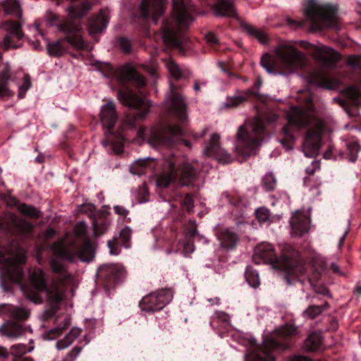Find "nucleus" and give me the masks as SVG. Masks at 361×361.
Here are the masks:
<instances>
[{
    "instance_id": "338daca9",
    "label": "nucleus",
    "mask_w": 361,
    "mask_h": 361,
    "mask_svg": "<svg viewBox=\"0 0 361 361\" xmlns=\"http://www.w3.org/2000/svg\"><path fill=\"white\" fill-rule=\"evenodd\" d=\"M206 40L208 43L211 44L212 45H214L218 44L219 40L216 35L214 33L209 32L208 33L206 37Z\"/></svg>"
},
{
    "instance_id": "9d476101",
    "label": "nucleus",
    "mask_w": 361,
    "mask_h": 361,
    "mask_svg": "<svg viewBox=\"0 0 361 361\" xmlns=\"http://www.w3.org/2000/svg\"><path fill=\"white\" fill-rule=\"evenodd\" d=\"M29 312L23 307L11 304L0 305V317L8 319L0 326V334L9 338H17L25 333L23 326L18 321H25L29 317Z\"/></svg>"
},
{
    "instance_id": "052dcab7",
    "label": "nucleus",
    "mask_w": 361,
    "mask_h": 361,
    "mask_svg": "<svg viewBox=\"0 0 361 361\" xmlns=\"http://www.w3.org/2000/svg\"><path fill=\"white\" fill-rule=\"evenodd\" d=\"M347 64L351 67L359 68L361 66V57L357 55L348 56Z\"/></svg>"
},
{
    "instance_id": "3c124183",
    "label": "nucleus",
    "mask_w": 361,
    "mask_h": 361,
    "mask_svg": "<svg viewBox=\"0 0 361 361\" xmlns=\"http://www.w3.org/2000/svg\"><path fill=\"white\" fill-rule=\"evenodd\" d=\"M103 145L104 147H107L109 145H110L114 152V154L120 155L123 151L124 138L121 137L119 138L118 141L111 145L109 143V142H103Z\"/></svg>"
},
{
    "instance_id": "a18cd8bd",
    "label": "nucleus",
    "mask_w": 361,
    "mask_h": 361,
    "mask_svg": "<svg viewBox=\"0 0 361 361\" xmlns=\"http://www.w3.org/2000/svg\"><path fill=\"white\" fill-rule=\"evenodd\" d=\"M345 96L351 99L354 104H357V100L361 97L360 90L354 86H351L345 90Z\"/></svg>"
},
{
    "instance_id": "a19ab883",
    "label": "nucleus",
    "mask_w": 361,
    "mask_h": 361,
    "mask_svg": "<svg viewBox=\"0 0 361 361\" xmlns=\"http://www.w3.org/2000/svg\"><path fill=\"white\" fill-rule=\"evenodd\" d=\"M3 6L6 14H16L18 18L21 17L22 13L18 0H5Z\"/></svg>"
},
{
    "instance_id": "f8f14e48",
    "label": "nucleus",
    "mask_w": 361,
    "mask_h": 361,
    "mask_svg": "<svg viewBox=\"0 0 361 361\" xmlns=\"http://www.w3.org/2000/svg\"><path fill=\"white\" fill-rule=\"evenodd\" d=\"M75 234L82 239L83 243L77 246L75 250L67 247H61L59 255L63 259L73 262L76 257L82 262H89L94 257V249L92 242L87 238V224L84 221L78 222L74 228Z\"/></svg>"
},
{
    "instance_id": "9b49d317",
    "label": "nucleus",
    "mask_w": 361,
    "mask_h": 361,
    "mask_svg": "<svg viewBox=\"0 0 361 361\" xmlns=\"http://www.w3.org/2000/svg\"><path fill=\"white\" fill-rule=\"evenodd\" d=\"M337 9L327 4H310L305 9V15L311 23L312 30L324 28H338Z\"/></svg>"
},
{
    "instance_id": "c03bdc74",
    "label": "nucleus",
    "mask_w": 361,
    "mask_h": 361,
    "mask_svg": "<svg viewBox=\"0 0 361 361\" xmlns=\"http://www.w3.org/2000/svg\"><path fill=\"white\" fill-rule=\"evenodd\" d=\"M18 211L23 215L32 219H37L39 217V214L35 207L27 205L23 203L19 205Z\"/></svg>"
},
{
    "instance_id": "ddd939ff",
    "label": "nucleus",
    "mask_w": 361,
    "mask_h": 361,
    "mask_svg": "<svg viewBox=\"0 0 361 361\" xmlns=\"http://www.w3.org/2000/svg\"><path fill=\"white\" fill-rule=\"evenodd\" d=\"M252 134L247 135L244 126H240L237 133L236 149L243 156H255L264 133V123L259 116L252 121Z\"/></svg>"
},
{
    "instance_id": "6ab92c4d",
    "label": "nucleus",
    "mask_w": 361,
    "mask_h": 361,
    "mask_svg": "<svg viewBox=\"0 0 361 361\" xmlns=\"http://www.w3.org/2000/svg\"><path fill=\"white\" fill-rule=\"evenodd\" d=\"M123 268L118 264H104L99 267L96 276L106 289H110L120 281Z\"/></svg>"
},
{
    "instance_id": "423d86ee",
    "label": "nucleus",
    "mask_w": 361,
    "mask_h": 361,
    "mask_svg": "<svg viewBox=\"0 0 361 361\" xmlns=\"http://www.w3.org/2000/svg\"><path fill=\"white\" fill-rule=\"evenodd\" d=\"M171 19L163 26V39L172 46L180 48L183 41L181 30L188 27L193 21L187 0H173Z\"/></svg>"
},
{
    "instance_id": "39448f33",
    "label": "nucleus",
    "mask_w": 361,
    "mask_h": 361,
    "mask_svg": "<svg viewBox=\"0 0 361 361\" xmlns=\"http://www.w3.org/2000/svg\"><path fill=\"white\" fill-rule=\"evenodd\" d=\"M274 54L275 58L269 54H264L261 58V65L269 73L277 70L280 74L288 75L305 66V55L291 42L279 44L274 49Z\"/></svg>"
},
{
    "instance_id": "f03ea898",
    "label": "nucleus",
    "mask_w": 361,
    "mask_h": 361,
    "mask_svg": "<svg viewBox=\"0 0 361 361\" xmlns=\"http://www.w3.org/2000/svg\"><path fill=\"white\" fill-rule=\"evenodd\" d=\"M255 264H270L276 269L285 272L284 279L288 284H293L306 270L300 252L291 245H286L282 250L280 257H277L271 244L262 243L257 245L252 257Z\"/></svg>"
},
{
    "instance_id": "5701e85b",
    "label": "nucleus",
    "mask_w": 361,
    "mask_h": 361,
    "mask_svg": "<svg viewBox=\"0 0 361 361\" xmlns=\"http://www.w3.org/2000/svg\"><path fill=\"white\" fill-rule=\"evenodd\" d=\"M166 0H142L140 6V13L142 18H147L152 12V19L157 23L159 16L164 13Z\"/></svg>"
},
{
    "instance_id": "e2e57ef3",
    "label": "nucleus",
    "mask_w": 361,
    "mask_h": 361,
    "mask_svg": "<svg viewBox=\"0 0 361 361\" xmlns=\"http://www.w3.org/2000/svg\"><path fill=\"white\" fill-rule=\"evenodd\" d=\"M143 68L147 71L151 75L157 76V66L154 62H152L149 64L143 65Z\"/></svg>"
},
{
    "instance_id": "603ef678",
    "label": "nucleus",
    "mask_w": 361,
    "mask_h": 361,
    "mask_svg": "<svg viewBox=\"0 0 361 361\" xmlns=\"http://www.w3.org/2000/svg\"><path fill=\"white\" fill-rule=\"evenodd\" d=\"M309 281L312 286L314 291L317 294L322 295L324 296H329V290L328 288L324 284H317L316 281L313 279L310 278Z\"/></svg>"
},
{
    "instance_id": "72a5a7b5",
    "label": "nucleus",
    "mask_w": 361,
    "mask_h": 361,
    "mask_svg": "<svg viewBox=\"0 0 361 361\" xmlns=\"http://www.w3.org/2000/svg\"><path fill=\"white\" fill-rule=\"evenodd\" d=\"M71 326V317L68 316H66L63 321L59 324V325L50 329L49 331L45 332L43 334V338L45 340H54L59 337L63 331L67 329Z\"/></svg>"
},
{
    "instance_id": "6e6552de",
    "label": "nucleus",
    "mask_w": 361,
    "mask_h": 361,
    "mask_svg": "<svg viewBox=\"0 0 361 361\" xmlns=\"http://www.w3.org/2000/svg\"><path fill=\"white\" fill-rule=\"evenodd\" d=\"M182 134V129L177 125L171 126L161 121L147 130L140 128L137 133V139L144 140L146 137L147 142L154 148L171 146L176 137Z\"/></svg>"
},
{
    "instance_id": "79ce46f5",
    "label": "nucleus",
    "mask_w": 361,
    "mask_h": 361,
    "mask_svg": "<svg viewBox=\"0 0 361 361\" xmlns=\"http://www.w3.org/2000/svg\"><path fill=\"white\" fill-rule=\"evenodd\" d=\"M245 278L248 284L253 288L258 287L260 283L258 273L251 266L246 267Z\"/></svg>"
},
{
    "instance_id": "bf43d9fd",
    "label": "nucleus",
    "mask_w": 361,
    "mask_h": 361,
    "mask_svg": "<svg viewBox=\"0 0 361 361\" xmlns=\"http://www.w3.org/2000/svg\"><path fill=\"white\" fill-rule=\"evenodd\" d=\"M81 329L78 328H73L71 331L65 336L64 339L68 342L69 345L74 341V340L80 334Z\"/></svg>"
},
{
    "instance_id": "2eb2a0df",
    "label": "nucleus",
    "mask_w": 361,
    "mask_h": 361,
    "mask_svg": "<svg viewBox=\"0 0 361 361\" xmlns=\"http://www.w3.org/2000/svg\"><path fill=\"white\" fill-rule=\"evenodd\" d=\"M33 225L16 214L6 212L0 217V231L12 235H28L33 231Z\"/></svg>"
},
{
    "instance_id": "c9c22d12",
    "label": "nucleus",
    "mask_w": 361,
    "mask_h": 361,
    "mask_svg": "<svg viewBox=\"0 0 361 361\" xmlns=\"http://www.w3.org/2000/svg\"><path fill=\"white\" fill-rule=\"evenodd\" d=\"M157 159H135L129 168V171L134 175L141 176L145 173L146 170L151 167Z\"/></svg>"
},
{
    "instance_id": "393cba45",
    "label": "nucleus",
    "mask_w": 361,
    "mask_h": 361,
    "mask_svg": "<svg viewBox=\"0 0 361 361\" xmlns=\"http://www.w3.org/2000/svg\"><path fill=\"white\" fill-rule=\"evenodd\" d=\"M313 56L328 68H333L341 58L337 51L326 46L315 47Z\"/></svg>"
},
{
    "instance_id": "5fc2aeb1",
    "label": "nucleus",
    "mask_w": 361,
    "mask_h": 361,
    "mask_svg": "<svg viewBox=\"0 0 361 361\" xmlns=\"http://www.w3.org/2000/svg\"><path fill=\"white\" fill-rule=\"evenodd\" d=\"M255 215L257 219L260 223H265L268 221L270 219V212L268 209L265 207L258 208L255 211Z\"/></svg>"
},
{
    "instance_id": "aec40b11",
    "label": "nucleus",
    "mask_w": 361,
    "mask_h": 361,
    "mask_svg": "<svg viewBox=\"0 0 361 361\" xmlns=\"http://www.w3.org/2000/svg\"><path fill=\"white\" fill-rule=\"evenodd\" d=\"M109 75H112L121 82L132 80L134 81L139 87L145 85V78L140 75L130 64H126L116 70H114L111 68Z\"/></svg>"
},
{
    "instance_id": "473e14b6",
    "label": "nucleus",
    "mask_w": 361,
    "mask_h": 361,
    "mask_svg": "<svg viewBox=\"0 0 361 361\" xmlns=\"http://www.w3.org/2000/svg\"><path fill=\"white\" fill-rule=\"evenodd\" d=\"M320 169V160L314 159L312 162L311 166H308L305 169L306 173L308 176L303 178V185L307 188H312L313 187H318L320 185L321 182L318 178H313L311 176H313L317 169Z\"/></svg>"
},
{
    "instance_id": "b1692460",
    "label": "nucleus",
    "mask_w": 361,
    "mask_h": 361,
    "mask_svg": "<svg viewBox=\"0 0 361 361\" xmlns=\"http://www.w3.org/2000/svg\"><path fill=\"white\" fill-rule=\"evenodd\" d=\"M84 211L91 214L94 235L99 236L104 234L109 226V221L106 216L104 213H95V207L92 204L85 205Z\"/></svg>"
},
{
    "instance_id": "49530a36",
    "label": "nucleus",
    "mask_w": 361,
    "mask_h": 361,
    "mask_svg": "<svg viewBox=\"0 0 361 361\" xmlns=\"http://www.w3.org/2000/svg\"><path fill=\"white\" fill-rule=\"evenodd\" d=\"M132 231L128 226L124 227L119 233L118 241L121 240L122 245L126 248L129 247V242L131 238Z\"/></svg>"
},
{
    "instance_id": "09e8293b",
    "label": "nucleus",
    "mask_w": 361,
    "mask_h": 361,
    "mask_svg": "<svg viewBox=\"0 0 361 361\" xmlns=\"http://www.w3.org/2000/svg\"><path fill=\"white\" fill-rule=\"evenodd\" d=\"M323 312L322 306L312 305H310L305 311L304 314L310 319H314Z\"/></svg>"
},
{
    "instance_id": "20e7f679",
    "label": "nucleus",
    "mask_w": 361,
    "mask_h": 361,
    "mask_svg": "<svg viewBox=\"0 0 361 361\" xmlns=\"http://www.w3.org/2000/svg\"><path fill=\"white\" fill-rule=\"evenodd\" d=\"M296 331L297 328L293 324H286L275 331V336L266 337L262 345L258 344L255 338H250L245 361H275L272 351L290 348Z\"/></svg>"
},
{
    "instance_id": "412c9836",
    "label": "nucleus",
    "mask_w": 361,
    "mask_h": 361,
    "mask_svg": "<svg viewBox=\"0 0 361 361\" xmlns=\"http://www.w3.org/2000/svg\"><path fill=\"white\" fill-rule=\"evenodd\" d=\"M0 259H2L8 265L11 262L6 259L3 253L0 251ZM23 274L21 269L17 266H8L5 269L4 274L1 276V286L6 292H10L12 290L13 283H18L22 281Z\"/></svg>"
},
{
    "instance_id": "cd10ccee",
    "label": "nucleus",
    "mask_w": 361,
    "mask_h": 361,
    "mask_svg": "<svg viewBox=\"0 0 361 361\" xmlns=\"http://www.w3.org/2000/svg\"><path fill=\"white\" fill-rule=\"evenodd\" d=\"M291 233L295 236H302L309 230L310 219L304 214L297 212L290 219Z\"/></svg>"
},
{
    "instance_id": "bb28decb",
    "label": "nucleus",
    "mask_w": 361,
    "mask_h": 361,
    "mask_svg": "<svg viewBox=\"0 0 361 361\" xmlns=\"http://www.w3.org/2000/svg\"><path fill=\"white\" fill-rule=\"evenodd\" d=\"M11 80V67L8 62L3 65L0 70V99L11 97L14 92L10 88L9 81Z\"/></svg>"
},
{
    "instance_id": "4d7b16f0",
    "label": "nucleus",
    "mask_w": 361,
    "mask_h": 361,
    "mask_svg": "<svg viewBox=\"0 0 361 361\" xmlns=\"http://www.w3.org/2000/svg\"><path fill=\"white\" fill-rule=\"evenodd\" d=\"M118 238L114 237L112 240L108 241L107 245L109 248V253L112 255H117L120 253L121 250L118 247Z\"/></svg>"
},
{
    "instance_id": "37998d69",
    "label": "nucleus",
    "mask_w": 361,
    "mask_h": 361,
    "mask_svg": "<svg viewBox=\"0 0 361 361\" xmlns=\"http://www.w3.org/2000/svg\"><path fill=\"white\" fill-rule=\"evenodd\" d=\"M47 51L51 56H61L66 52V48L62 44V41L59 40L53 43H48Z\"/></svg>"
},
{
    "instance_id": "7c9ffc66",
    "label": "nucleus",
    "mask_w": 361,
    "mask_h": 361,
    "mask_svg": "<svg viewBox=\"0 0 361 361\" xmlns=\"http://www.w3.org/2000/svg\"><path fill=\"white\" fill-rule=\"evenodd\" d=\"M217 237L222 247L233 250L235 247L238 237L235 233L228 228H222L218 231Z\"/></svg>"
},
{
    "instance_id": "c756f323",
    "label": "nucleus",
    "mask_w": 361,
    "mask_h": 361,
    "mask_svg": "<svg viewBox=\"0 0 361 361\" xmlns=\"http://www.w3.org/2000/svg\"><path fill=\"white\" fill-rule=\"evenodd\" d=\"M109 23V13L106 11L101 10L89 23L88 31L91 36L102 32Z\"/></svg>"
},
{
    "instance_id": "69168bd1",
    "label": "nucleus",
    "mask_w": 361,
    "mask_h": 361,
    "mask_svg": "<svg viewBox=\"0 0 361 361\" xmlns=\"http://www.w3.org/2000/svg\"><path fill=\"white\" fill-rule=\"evenodd\" d=\"M120 46L125 52H129L130 51L131 44L128 39L126 38H121L120 39Z\"/></svg>"
},
{
    "instance_id": "1a4fd4ad",
    "label": "nucleus",
    "mask_w": 361,
    "mask_h": 361,
    "mask_svg": "<svg viewBox=\"0 0 361 361\" xmlns=\"http://www.w3.org/2000/svg\"><path fill=\"white\" fill-rule=\"evenodd\" d=\"M118 99L123 104L136 110L135 113L126 115L123 121V128H134L137 121L145 118L151 106L149 100L139 97L128 87H124L118 91Z\"/></svg>"
},
{
    "instance_id": "774afa93",
    "label": "nucleus",
    "mask_w": 361,
    "mask_h": 361,
    "mask_svg": "<svg viewBox=\"0 0 361 361\" xmlns=\"http://www.w3.org/2000/svg\"><path fill=\"white\" fill-rule=\"evenodd\" d=\"M193 247L192 239H187L184 243V250L186 252H192L193 251Z\"/></svg>"
},
{
    "instance_id": "7ed1b4c3",
    "label": "nucleus",
    "mask_w": 361,
    "mask_h": 361,
    "mask_svg": "<svg viewBox=\"0 0 361 361\" xmlns=\"http://www.w3.org/2000/svg\"><path fill=\"white\" fill-rule=\"evenodd\" d=\"M50 266L53 272L59 276L52 279L49 284L47 283L44 272L39 269L31 276L30 284L22 287L24 295L35 304L42 302L41 293H45L48 300L54 303H59L63 299V295L61 287L66 279V269L64 266L56 259L51 261Z\"/></svg>"
},
{
    "instance_id": "c85d7f7f",
    "label": "nucleus",
    "mask_w": 361,
    "mask_h": 361,
    "mask_svg": "<svg viewBox=\"0 0 361 361\" xmlns=\"http://www.w3.org/2000/svg\"><path fill=\"white\" fill-rule=\"evenodd\" d=\"M220 136L216 133L211 135L209 142L204 149V153L207 157H216L219 158H227L228 154L221 147L219 144Z\"/></svg>"
},
{
    "instance_id": "0eeeda50",
    "label": "nucleus",
    "mask_w": 361,
    "mask_h": 361,
    "mask_svg": "<svg viewBox=\"0 0 361 361\" xmlns=\"http://www.w3.org/2000/svg\"><path fill=\"white\" fill-rule=\"evenodd\" d=\"M166 169L159 175L157 185L159 188H167L172 183H178L181 186L192 185L198 175L197 167L199 164L193 166L186 161L176 164L173 159H164Z\"/></svg>"
},
{
    "instance_id": "4be33fe9",
    "label": "nucleus",
    "mask_w": 361,
    "mask_h": 361,
    "mask_svg": "<svg viewBox=\"0 0 361 361\" xmlns=\"http://www.w3.org/2000/svg\"><path fill=\"white\" fill-rule=\"evenodd\" d=\"M3 26L8 32V34L4 38V49L8 50L18 47L19 45L16 43L15 40H19L23 37L21 25L18 22L9 20L5 22Z\"/></svg>"
},
{
    "instance_id": "f704fd0d",
    "label": "nucleus",
    "mask_w": 361,
    "mask_h": 361,
    "mask_svg": "<svg viewBox=\"0 0 361 361\" xmlns=\"http://www.w3.org/2000/svg\"><path fill=\"white\" fill-rule=\"evenodd\" d=\"M214 11L217 16H233L235 8L233 3L230 0H221L214 6Z\"/></svg>"
},
{
    "instance_id": "f3484780",
    "label": "nucleus",
    "mask_w": 361,
    "mask_h": 361,
    "mask_svg": "<svg viewBox=\"0 0 361 361\" xmlns=\"http://www.w3.org/2000/svg\"><path fill=\"white\" fill-rule=\"evenodd\" d=\"M172 298L173 293L171 288H161L143 297L139 302V306L142 311L154 312L162 310Z\"/></svg>"
},
{
    "instance_id": "4c0bfd02",
    "label": "nucleus",
    "mask_w": 361,
    "mask_h": 361,
    "mask_svg": "<svg viewBox=\"0 0 361 361\" xmlns=\"http://www.w3.org/2000/svg\"><path fill=\"white\" fill-rule=\"evenodd\" d=\"M322 345V337L316 332L310 334L305 341V349L309 352L317 351L321 348Z\"/></svg>"
},
{
    "instance_id": "864d4df0",
    "label": "nucleus",
    "mask_w": 361,
    "mask_h": 361,
    "mask_svg": "<svg viewBox=\"0 0 361 361\" xmlns=\"http://www.w3.org/2000/svg\"><path fill=\"white\" fill-rule=\"evenodd\" d=\"M11 354L13 355V358L23 357L22 355L27 351V347L24 344H16L11 347Z\"/></svg>"
},
{
    "instance_id": "8fccbe9b",
    "label": "nucleus",
    "mask_w": 361,
    "mask_h": 361,
    "mask_svg": "<svg viewBox=\"0 0 361 361\" xmlns=\"http://www.w3.org/2000/svg\"><path fill=\"white\" fill-rule=\"evenodd\" d=\"M262 182L266 190L267 191H271L274 190L276 187V179L272 173H269L264 176Z\"/></svg>"
},
{
    "instance_id": "58836bf2",
    "label": "nucleus",
    "mask_w": 361,
    "mask_h": 361,
    "mask_svg": "<svg viewBox=\"0 0 361 361\" xmlns=\"http://www.w3.org/2000/svg\"><path fill=\"white\" fill-rule=\"evenodd\" d=\"M91 4L84 2L80 6H71L68 8V15L71 18H80L83 17L91 8Z\"/></svg>"
},
{
    "instance_id": "a878e982",
    "label": "nucleus",
    "mask_w": 361,
    "mask_h": 361,
    "mask_svg": "<svg viewBox=\"0 0 361 361\" xmlns=\"http://www.w3.org/2000/svg\"><path fill=\"white\" fill-rule=\"evenodd\" d=\"M118 119L115 104L112 100H109L106 104L102 106L100 110V120L102 126L111 130L114 128Z\"/></svg>"
},
{
    "instance_id": "dca6fc26",
    "label": "nucleus",
    "mask_w": 361,
    "mask_h": 361,
    "mask_svg": "<svg viewBox=\"0 0 361 361\" xmlns=\"http://www.w3.org/2000/svg\"><path fill=\"white\" fill-rule=\"evenodd\" d=\"M166 105L169 113L179 122L185 123L188 121V104L181 90L171 82L170 83V93L166 99Z\"/></svg>"
},
{
    "instance_id": "0e129e2a",
    "label": "nucleus",
    "mask_w": 361,
    "mask_h": 361,
    "mask_svg": "<svg viewBox=\"0 0 361 361\" xmlns=\"http://www.w3.org/2000/svg\"><path fill=\"white\" fill-rule=\"evenodd\" d=\"M114 210L116 214H117L124 218L126 217L129 213L128 210H127L124 207L121 206V205L114 206Z\"/></svg>"
},
{
    "instance_id": "2f4dec72",
    "label": "nucleus",
    "mask_w": 361,
    "mask_h": 361,
    "mask_svg": "<svg viewBox=\"0 0 361 361\" xmlns=\"http://www.w3.org/2000/svg\"><path fill=\"white\" fill-rule=\"evenodd\" d=\"M227 201L233 206L232 213L238 218H244L247 214L246 213L247 207L244 199L238 195H231L226 194Z\"/></svg>"
},
{
    "instance_id": "a211bd4d",
    "label": "nucleus",
    "mask_w": 361,
    "mask_h": 361,
    "mask_svg": "<svg viewBox=\"0 0 361 361\" xmlns=\"http://www.w3.org/2000/svg\"><path fill=\"white\" fill-rule=\"evenodd\" d=\"M307 80L310 84L326 90L338 89L342 82L340 75H331L323 68L311 73Z\"/></svg>"
},
{
    "instance_id": "ea45409f",
    "label": "nucleus",
    "mask_w": 361,
    "mask_h": 361,
    "mask_svg": "<svg viewBox=\"0 0 361 361\" xmlns=\"http://www.w3.org/2000/svg\"><path fill=\"white\" fill-rule=\"evenodd\" d=\"M243 27L250 36L257 39L261 43L265 44L267 42L268 37L267 34L261 30L245 23L243 24Z\"/></svg>"
},
{
    "instance_id": "6e6d98bb",
    "label": "nucleus",
    "mask_w": 361,
    "mask_h": 361,
    "mask_svg": "<svg viewBox=\"0 0 361 361\" xmlns=\"http://www.w3.org/2000/svg\"><path fill=\"white\" fill-rule=\"evenodd\" d=\"M31 87V80L28 75H25L23 78V85L19 86L18 88V97L23 98L27 91Z\"/></svg>"
},
{
    "instance_id": "13d9d810",
    "label": "nucleus",
    "mask_w": 361,
    "mask_h": 361,
    "mask_svg": "<svg viewBox=\"0 0 361 361\" xmlns=\"http://www.w3.org/2000/svg\"><path fill=\"white\" fill-rule=\"evenodd\" d=\"M180 204L182 207L186 208L188 212H192L194 207V200L192 195L189 193L186 194L184 198L181 200Z\"/></svg>"
},
{
    "instance_id": "4468645a",
    "label": "nucleus",
    "mask_w": 361,
    "mask_h": 361,
    "mask_svg": "<svg viewBox=\"0 0 361 361\" xmlns=\"http://www.w3.org/2000/svg\"><path fill=\"white\" fill-rule=\"evenodd\" d=\"M46 20L49 26H57L59 31L66 34L65 39L77 49H87V45L84 42L78 23L66 20L61 23L59 18L52 12H47Z\"/></svg>"
},
{
    "instance_id": "f257e3e1",
    "label": "nucleus",
    "mask_w": 361,
    "mask_h": 361,
    "mask_svg": "<svg viewBox=\"0 0 361 361\" xmlns=\"http://www.w3.org/2000/svg\"><path fill=\"white\" fill-rule=\"evenodd\" d=\"M286 116L288 123L282 130L285 136L284 140L281 141L283 146L286 150L293 148L294 140L293 127L302 128L311 125L304 135L301 148L306 157H317L322 146L325 123L322 119L316 117L312 97L310 94L307 95L304 105L292 106Z\"/></svg>"
},
{
    "instance_id": "680f3d73",
    "label": "nucleus",
    "mask_w": 361,
    "mask_h": 361,
    "mask_svg": "<svg viewBox=\"0 0 361 361\" xmlns=\"http://www.w3.org/2000/svg\"><path fill=\"white\" fill-rule=\"evenodd\" d=\"M82 348L80 346H75L74 347L71 352L68 353L66 358L68 361H73L75 357L79 355V353L81 352Z\"/></svg>"
},
{
    "instance_id": "de8ad7c7",
    "label": "nucleus",
    "mask_w": 361,
    "mask_h": 361,
    "mask_svg": "<svg viewBox=\"0 0 361 361\" xmlns=\"http://www.w3.org/2000/svg\"><path fill=\"white\" fill-rule=\"evenodd\" d=\"M246 100V97L243 96H236L228 98L227 101L222 104V109L234 108Z\"/></svg>"
},
{
    "instance_id": "e433bc0d",
    "label": "nucleus",
    "mask_w": 361,
    "mask_h": 361,
    "mask_svg": "<svg viewBox=\"0 0 361 361\" xmlns=\"http://www.w3.org/2000/svg\"><path fill=\"white\" fill-rule=\"evenodd\" d=\"M166 66L171 76L176 80L188 77L190 74L188 68H180L173 61L169 60L166 62Z\"/></svg>"
}]
</instances>
